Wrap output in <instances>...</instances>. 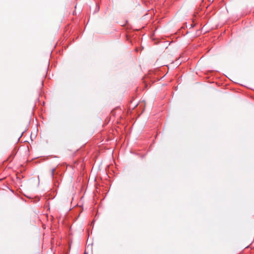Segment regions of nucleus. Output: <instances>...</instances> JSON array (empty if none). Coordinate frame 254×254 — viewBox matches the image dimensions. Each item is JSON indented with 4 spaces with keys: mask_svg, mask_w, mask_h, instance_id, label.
I'll use <instances>...</instances> for the list:
<instances>
[{
    "mask_svg": "<svg viewBox=\"0 0 254 254\" xmlns=\"http://www.w3.org/2000/svg\"><path fill=\"white\" fill-rule=\"evenodd\" d=\"M55 171H56L55 168H53L51 170L50 172H51V175L52 177H53Z\"/></svg>",
    "mask_w": 254,
    "mask_h": 254,
    "instance_id": "1",
    "label": "nucleus"
},
{
    "mask_svg": "<svg viewBox=\"0 0 254 254\" xmlns=\"http://www.w3.org/2000/svg\"><path fill=\"white\" fill-rule=\"evenodd\" d=\"M84 254H87L86 252H84Z\"/></svg>",
    "mask_w": 254,
    "mask_h": 254,
    "instance_id": "2",
    "label": "nucleus"
}]
</instances>
